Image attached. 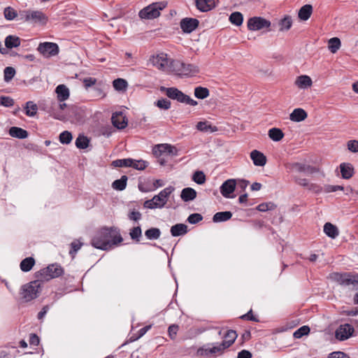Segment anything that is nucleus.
<instances>
[{
    "instance_id": "nucleus-55",
    "label": "nucleus",
    "mask_w": 358,
    "mask_h": 358,
    "mask_svg": "<svg viewBox=\"0 0 358 358\" xmlns=\"http://www.w3.org/2000/svg\"><path fill=\"white\" fill-rule=\"evenodd\" d=\"M276 206L272 202L262 203L257 206V209L261 212H266L275 209Z\"/></svg>"
},
{
    "instance_id": "nucleus-14",
    "label": "nucleus",
    "mask_w": 358,
    "mask_h": 358,
    "mask_svg": "<svg viewBox=\"0 0 358 358\" xmlns=\"http://www.w3.org/2000/svg\"><path fill=\"white\" fill-rule=\"evenodd\" d=\"M227 349L224 345H222V343L220 344H217L215 346H213L212 348H199L197 351V353L201 356H209L210 355H222L224 350Z\"/></svg>"
},
{
    "instance_id": "nucleus-18",
    "label": "nucleus",
    "mask_w": 358,
    "mask_h": 358,
    "mask_svg": "<svg viewBox=\"0 0 358 358\" xmlns=\"http://www.w3.org/2000/svg\"><path fill=\"white\" fill-rule=\"evenodd\" d=\"M113 124L117 129H124L127 125L125 116L122 112L114 113L111 117Z\"/></svg>"
},
{
    "instance_id": "nucleus-22",
    "label": "nucleus",
    "mask_w": 358,
    "mask_h": 358,
    "mask_svg": "<svg viewBox=\"0 0 358 358\" xmlns=\"http://www.w3.org/2000/svg\"><path fill=\"white\" fill-rule=\"evenodd\" d=\"M196 7L201 12H207L215 6V0H196Z\"/></svg>"
},
{
    "instance_id": "nucleus-35",
    "label": "nucleus",
    "mask_w": 358,
    "mask_h": 358,
    "mask_svg": "<svg viewBox=\"0 0 358 358\" xmlns=\"http://www.w3.org/2000/svg\"><path fill=\"white\" fill-rule=\"evenodd\" d=\"M232 217V213L230 211H224L216 213L213 217L214 222H225L230 220Z\"/></svg>"
},
{
    "instance_id": "nucleus-29",
    "label": "nucleus",
    "mask_w": 358,
    "mask_h": 358,
    "mask_svg": "<svg viewBox=\"0 0 358 358\" xmlns=\"http://www.w3.org/2000/svg\"><path fill=\"white\" fill-rule=\"evenodd\" d=\"M196 196V192L191 187L184 188L180 194L182 201L187 202L194 200Z\"/></svg>"
},
{
    "instance_id": "nucleus-10",
    "label": "nucleus",
    "mask_w": 358,
    "mask_h": 358,
    "mask_svg": "<svg viewBox=\"0 0 358 358\" xmlns=\"http://www.w3.org/2000/svg\"><path fill=\"white\" fill-rule=\"evenodd\" d=\"M169 59L168 55L164 52H161L156 55H153L150 58V62L153 66L157 69L166 72Z\"/></svg>"
},
{
    "instance_id": "nucleus-28",
    "label": "nucleus",
    "mask_w": 358,
    "mask_h": 358,
    "mask_svg": "<svg viewBox=\"0 0 358 358\" xmlns=\"http://www.w3.org/2000/svg\"><path fill=\"white\" fill-rule=\"evenodd\" d=\"M341 176L344 179L350 178L354 173L353 166L349 163H342L340 164Z\"/></svg>"
},
{
    "instance_id": "nucleus-63",
    "label": "nucleus",
    "mask_w": 358,
    "mask_h": 358,
    "mask_svg": "<svg viewBox=\"0 0 358 358\" xmlns=\"http://www.w3.org/2000/svg\"><path fill=\"white\" fill-rule=\"evenodd\" d=\"M348 148L352 152H358V141L350 140L347 143Z\"/></svg>"
},
{
    "instance_id": "nucleus-36",
    "label": "nucleus",
    "mask_w": 358,
    "mask_h": 358,
    "mask_svg": "<svg viewBox=\"0 0 358 358\" xmlns=\"http://www.w3.org/2000/svg\"><path fill=\"white\" fill-rule=\"evenodd\" d=\"M313 7L310 4L302 6L299 11V17L302 20H307L311 15Z\"/></svg>"
},
{
    "instance_id": "nucleus-60",
    "label": "nucleus",
    "mask_w": 358,
    "mask_h": 358,
    "mask_svg": "<svg viewBox=\"0 0 358 358\" xmlns=\"http://www.w3.org/2000/svg\"><path fill=\"white\" fill-rule=\"evenodd\" d=\"M71 250H70V255L73 257L75 254L80 250L82 246V243L79 241H74L71 244Z\"/></svg>"
},
{
    "instance_id": "nucleus-64",
    "label": "nucleus",
    "mask_w": 358,
    "mask_h": 358,
    "mask_svg": "<svg viewBox=\"0 0 358 358\" xmlns=\"http://www.w3.org/2000/svg\"><path fill=\"white\" fill-rule=\"evenodd\" d=\"M329 358H350V357L343 352L337 351L329 354Z\"/></svg>"
},
{
    "instance_id": "nucleus-58",
    "label": "nucleus",
    "mask_w": 358,
    "mask_h": 358,
    "mask_svg": "<svg viewBox=\"0 0 358 358\" xmlns=\"http://www.w3.org/2000/svg\"><path fill=\"white\" fill-rule=\"evenodd\" d=\"M156 106L161 109L168 110L171 107V101L166 99H162L156 102Z\"/></svg>"
},
{
    "instance_id": "nucleus-12",
    "label": "nucleus",
    "mask_w": 358,
    "mask_h": 358,
    "mask_svg": "<svg viewBox=\"0 0 358 358\" xmlns=\"http://www.w3.org/2000/svg\"><path fill=\"white\" fill-rule=\"evenodd\" d=\"M354 331L355 329L351 324H341L335 331V337L339 341H345L352 336Z\"/></svg>"
},
{
    "instance_id": "nucleus-24",
    "label": "nucleus",
    "mask_w": 358,
    "mask_h": 358,
    "mask_svg": "<svg viewBox=\"0 0 358 358\" xmlns=\"http://www.w3.org/2000/svg\"><path fill=\"white\" fill-rule=\"evenodd\" d=\"M292 170H295L298 172H305L309 174H312L317 172V169L313 166L309 165H305L300 163H294L292 164Z\"/></svg>"
},
{
    "instance_id": "nucleus-37",
    "label": "nucleus",
    "mask_w": 358,
    "mask_h": 358,
    "mask_svg": "<svg viewBox=\"0 0 358 358\" xmlns=\"http://www.w3.org/2000/svg\"><path fill=\"white\" fill-rule=\"evenodd\" d=\"M34 264H35V259L33 257H27V258L24 259L20 262V269L22 271L28 272L30 270H31V268H33Z\"/></svg>"
},
{
    "instance_id": "nucleus-47",
    "label": "nucleus",
    "mask_w": 358,
    "mask_h": 358,
    "mask_svg": "<svg viewBox=\"0 0 358 358\" xmlns=\"http://www.w3.org/2000/svg\"><path fill=\"white\" fill-rule=\"evenodd\" d=\"M89 139L83 136L79 135L76 140V145L79 149H85L89 145Z\"/></svg>"
},
{
    "instance_id": "nucleus-19",
    "label": "nucleus",
    "mask_w": 358,
    "mask_h": 358,
    "mask_svg": "<svg viewBox=\"0 0 358 358\" xmlns=\"http://www.w3.org/2000/svg\"><path fill=\"white\" fill-rule=\"evenodd\" d=\"M58 102H64L70 96L69 89L65 85H59L55 89Z\"/></svg>"
},
{
    "instance_id": "nucleus-7",
    "label": "nucleus",
    "mask_w": 358,
    "mask_h": 358,
    "mask_svg": "<svg viewBox=\"0 0 358 358\" xmlns=\"http://www.w3.org/2000/svg\"><path fill=\"white\" fill-rule=\"evenodd\" d=\"M332 278L341 285L358 288V273H334L332 275Z\"/></svg>"
},
{
    "instance_id": "nucleus-5",
    "label": "nucleus",
    "mask_w": 358,
    "mask_h": 358,
    "mask_svg": "<svg viewBox=\"0 0 358 358\" xmlns=\"http://www.w3.org/2000/svg\"><path fill=\"white\" fill-rule=\"evenodd\" d=\"M161 91L165 92L166 95L173 100L183 103H186L189 106H195L198 104V102L192 99L188 95L185 94L182 92L176 87H162Z\"/></svg>"
},
{
    "instance_id": "nucleus-9",
    "label": "nucleus",
    "mask_w": 358,
    "mask_h": 358,
    "mask_svg": "<svg viewBox=\"0 0 358 358\" xmlns=\"http://www.w3.org/2000/svg\"><path fill=\"white\" fill-rule=\"evenodd\" d=\"M37 50L45 57H50L59 53V46L55 43L44 42L38 45Z\"/></svg>"
},
{
    "instance_id": "nucleus-16",
    "label": "nucleus",
    "mask_w": 358,
    "mask_h": 358,
    "mask_svg": "<svg viewBox=\"0 0 358 358\" xmlns=\"http://www.w3.org/2000/svg\"><path fill=\"white\" fill-rule=\"evenodd\" d=\"M236 188V180L229 179L226 180L220 187V192L223 196L229 198L230 194L233 193Z\"/></svg>"
},
{
    "instance_id": "nucleus-3",
    "label": "nucleus",
    "mask_w": 358,
    "mask_h": 358,
    "mask_svg": "<svg viewBox=\"0 0 358 358\" xmlns=\"http://www.w3.org/2000/svg\"><path fill=\"white\" fill-rule=\"evenodd\" d=\"M110 231L108 227H103L96 231L93 236L91 243L97 248L103 250H107L111 248V243L110 241Z\"/></svg>"
},
{
    "instance_id": "nucleus-45",
    "label": "nucleus",
    "mask_w": 358,
    "mask_h": 358,
    "mask_svg": "<svg viewBox=\"0 0 358 358\" xmlns=\"http://www.w3.org/2000/svg\"><path fill=\"white\" fill-rule=\"evenodd\" d=\"M145 236L150 240L158 239L161 235V231L158 228H150L145 231Z\"/></svg>"
},
{
    "instance_id": "nucleus-59",
    "label": "nucleus",
    "mask_w": 358,
    "mask_h": 358,
    "mask_svg": "<svg viewBox=\"0 0 358 358\" xmlns=\"http://www.w3.org/2000/svg\"><path fill=\"white\" fill-rule=\"evenodd\" d=\"M0 104L5 107H10L14 105V100L9 96H2L0 97Z\"/></svg>"
},
{
    "instance_id": "nucleus-27",
    "label": "nucleus",
    "mask_w": 358,
    "mask_h": 358,
    "mask_svg": "<svg viewBox=\"0 0 358 358\" xmlns=\"http://www.w3.org/2000/svg\"><path fill=\"white\" fill-rule=\"evenodd\" d=\"M307 113L302 108H296L289 115V119L293 122H301L307 117Z\"/></svg>"
},
{
    "instance_id": "nucleus-41",
    "label": "nucleus",
    "mask_w": 358,
    "mask_h": 358,
    "mask_svg": "<svg viewBox=\"0 0 358 358\" xmlns=\"http://www.w3.org/2000/svg\"><path fill=\"white\" fill-rule=\"evenodd\" d=\"M24 109H25V114L27 116L33 117L36 114L38 107L36 103H34L33 101H29L26 103Z\"/></svg>"
},
{
    "instance_id": "nucleus-44",
    "label": "nucleus",
    "mask_w": 358,
    "mask_h": 358,
    "mask_svg": "<svg viewBox=\"0 0 358 358\" xmlns=\"http://www.w3.org/2000/svg\"><path fill=\"white\" fill-rule=\"evenodd\" d=\"M114 88L117 91H125L127 88V82L123 78L115 79L113 82Z\"/></svg>"
},
{
    "instance_id": "nucleus-56",
    "label": "nucleus",
    "mask_w": 358,
    "mask_h": 358,
    "mask_svg": "<svg viewBox=\"0 0 358 358\" xmlns=\"http://www.w3.org/2000/svg\"><path fill=\"white\" fill-rule=\"evenodd\" d=\"M129 235L133 240L139 241V238L142 235V231L140 227H135L130 230Z\"/></svg>"
},
{
    "instance_id": "nucleus-20",
    "label": "nucleus",
    "mask_w": 358,
    "mask_h": 358,
    "mask_svg": "<svg viewBox=\"0 0 358 358\" xmlns=\"http://www.w3.org/2000/svg\"><path fill=\"white\" fill-rule=\"evenodd\" d=\"M294 85L300 89H307L312 86L313 81L310 76L302 75L296 78Z\"/></svg>"
},
{
    "instance_id": "nucleus-13",
    "label": "nucleus",
    "mask_w": 358,
    "mask_h": 358,
    "mask_svg": "<svg viewBox=\"0 0 358 358\" xmlns=\"http://www.w3.org/2000/svg\"><path fill=\"white\" fill-rule=\"evenodd\" d=\"M152 151L153 154L157 157H159L163 155H176V149L175 148V147L166 143L155 145L153 148Z\"/></svg>"
},
{
    "instance_id": "nucleus-32",
    "label": "nucleus",
    "mask_w": 358,
    "mask_h": 358,
    "mask_svg": "<svg viewBox=\"0 0 358 358\" xmlns=\"http://www.w3.org/2000/svg\"><path fill=\"white\" fill-rule=\"evenodd\" d=\"M196 129L203 132H215L217 131V127L209 124L208 122H199L196 125Z\"/></svg>"
},
{
    "instance_id": "nucleus-43",
    "label": "nucleus",
    "mask_w": 358,
    "mask_h": 358,
    "mask_svg": "<svg viewBox=\"0 0 358 358\" xmlns=\"http://www.w3.org/2000/svg\"><path fill=\"white\" fill-rule=\"evenodd\" d=\"M229 21L233 24L240 26L243 21V16L240 12H234L229 16Z\"/></svg>"
},
{
    "instance_id": "nucleus-50",
    "label": "nucleus",
    "mask_w": 358,
    "mask_h": 358,
    "mask_svg": "<svg viewBox=\"0 0 358 358\" xmlns=\"http://www.w3.org/2000/svg\"><path fill=\"white\" fill-rule=\"evenodd\" d=\"M310 327L308 326H303L294 331L293 336L295 338H301L303 336H306L310 333Z\"/></svg>"
},
{
    "instance_id": "nucleus-21",
    "label": "nucleus",
    "mask_w": 358,
    "mask_h": 358,
    "mask_svg": "<svg viewBox=\"0 0 358 358\" xmlns=\"http://www.w3.org/2000/svg\"><path fill=\"white\" fill-rule=\"evenodd\" d=\"M250 157L255 166H263L266 163V156L262 152L257 150L251 152Z\"/></svg>"
},
{
    "instance_id": "nucleus-1",
    "label": "nucleus",
    "mask_w": 358,
    "mask_h": 358,
    "mask_svg": "<svg viewBox=\"0 0 358 358\" xmlns=\"http://www.w3.org/2000/svg\"><path fill=\"white\" fill-rule=\"evenodd\" d=\"M41 282L37 279L22 286L20 292V299L29 302L36 299L41 292Z\"/></svg>"
},
{
    "instance_id": "nucleus-62",
    "label": "nucleus",
    "mask_w": 358,
    "mask_h": 358,
    "mask_svg": "<svg viewBox=\"0 0 358 358\" xmlns=\"http://www.w3.org/2000/svg\"><path fill=\"white\" fill-rule=\"evenodd\" d=\"M344 187L341 185H327L324 187V191L327 193L336 192L338 190H343Z\"/></svg>"
},
{
    "instance_id": "nucleus-4",
    "label": "nucleus",
    "mask_w": 358,
    "mask_h": 358,
    "mask_svg": "<svg viewBox=\"0 0 358 358\" xmlns=\"http://www.w3.org/2000/svg\"><path fill=\"white\" fill-rule=\"evenodd\" d=\"M64 273L63 268L58 264H52L38 271L36 276L41 281H48L58 278Z\"/></svg>"
},
{
    "instance_id": "nucleus-52",
    "label": "nucleus",
    "mask_w": 358,
    "mask_h": 358,
    "mask_svg": "<svg viewBox=\"0 0 358 358\" xmlns=\"http://www.w3.org/2000/svg\"><path fill=\"white\" fill-rule=\"evenodd\" d=\"M66 104L64 102H59L58 103H53L52 104V114H53V116L55 117V118L56 119H58V120H60L61 117L59 115H57L56 113V112L59 110H64L66 108Z\"/></svg>"
},
{
    "instance_id": "nucleus-31",
    "label": "nucleus",
    "mask_w": 358,
    "mask_h": 358,
    "mask_svg": "<svg viewBox=\"0 0 358 358\" xmlns=\"http://www.w3.org/2000/svg\"><path fill=\"white\" fill-rule=\"evenodd\" d=\"M187 226L185 224H176L171 227V234L173 236H179L186 234Z\"/></svg>"
},
{
    "instance_id": "nucleus-11",
    "label": "nucleus",
    "mask_w": 358,
    "mask_h": 358,
    "mask_svg": "<svg viewBox=\"0 0 358 358\" xmlns=\"http://www.w3.org/2000/svg\"><path fill=\"white\" fill-rule=\"evenodd\" d=\"M247 26L251 31H257L269 27L271 22L261 17H253L248 20Z\"/></svg>"
},
{
    "instance_id": "nucleus-6",
    "label": "nucleus",
    "mask_w": 358,
    "mask_h": 358,
    "mask_svg": "<svg viewBox=\"0 0 358 358\" xmlns=\"http://www.w3.org/2000/svg\"><path fill=\"white\" fill-rule=\"evenodd\" d=\"M166 7L163 2H155L141 9L138 13L141 19L152 20L160 15V11Z\"/></svg>"
},
{
    "instance_id": "nucleus-54",
    "label": "nucleus",
    "mask_w": 358,
    "mask_h": 358,
    "mask_svg": "<svg viewBox=\"0 0 358 358\" xmlns=\"http://www.w3.org/2000/svg\"><path fill=\"white\" fill-rule=\"evenodd\" d=\"M73 138L72 134L68 131H64L59 134V141L62 144H69Z\"/></svg>"
},
{
    "instance_id": "nucleus-51",
    "label": "nucleus",
    "mask_w": 358,
    "mask_h": 358,
    "mask_svg": "<svg viewBox=\"0 0 358 358\" xmlns=\"http://www.w3.org/2000/svg\"><path fill=\"white\" fill-rule=\"evenodd\" d=\"M4 80L6 83L10 82L15 75V70L13 67L7 66L3 70Z\"/></svg>"
},
{
    "instance_id": "nucleus-53",
    "label": "nucleus",
    "mask_w": 358,
    "mask_h": 358,
    "mask_svg": "<svg viewBox=\"0 0 358 358\" xmlns=\"http://www.w3.org/2000/svg\"><path fill=\"white\" fill-rule=\"evenodd\" d=\"M148 165V163L144 160H134L132 159V163L130 167H132L137 170H144Z\"/></svg>"
},
{
    "instance_id": "nucleus-2",
    "label": "nucleus",
    "mask_w": 358,
    "mask_h": 358,
    "mask_svg": "<svg viewBox=\"0 0 358 358\" xmlns=\"http://www.w3.org/2000/svg\"><path fill=\"white\" fill-rule=\"evenodd\" d=\"M175 190L172 186L166 187L162 190L157 195L153 196L152 199L147 200L144 202V207L150 209L161 208L164 207L170 194Z\"/></svg>"
},
{
    "instance_id": "nucleus-39",
    "label": "nucleus",
    "mask_w": 358,
    "mask_h": 358,
    "mask_svg": "<svg viewBox=\"0 0 358 358\" xmlns=\"http://www.w3.org/2000/svg\"><path fill=\"white\" fill-rule=\"evenodd\" d=\"M341 40L337 37L329 40L328 48L331 53H336L341 48Z\"/></svg>"
},
{
    "instance_id": "nucleus-46",
    "label": "nucleus",
    "mask_w": 358,
    "mask_h": 358,
    "mask_svg": "<svg viewBox=\"0 0 358 358\" xmlns=\"http://www.w3.org/2000/svg\"><path fill=\"white\" fill-rule=\"evenodd\" d=\"M292 21L289 16H285L279 22L280 31H287L292 27Z\"/></svg>"
},
{
    "instance_id": "nucleus-23",
    "label": "nucleus",
    "mask_w": 358,
    "mask_h": 358,
    "mask_svg": "<svg viewBox=\"0 0 358 358\" xmlns=\"http://www.w3.org/2000/svg\"><path fill=\"white\" fill-rule=\"evenodd\" d=\"M110 241L111 243V248L122 242L123 238L121 236V234L119 231V230L117 228L115 227H110Z\"/></svg>"
},
{
    "instance_id": "nucleus-17",
    "label": "nucleus",
    "mask_w": 358,
    "mask_h": 358,
    "mask_svg": "<svg viewBox=\"0 0 358 358\" xmlns=\"http://www.w3.org/2000/svg\"><path fill=\"white\" fill-rule=\"evenodd\" d=\"M183 66V62L178 59H169L166 73H174L181 76V70Z\"/></svg>"
},
{
    "instance_id": "nucleus-26",
    "label": "nucleus",
    "mask_w": 358,
    "mask_h": 358,
    "mask_svg": "<svg viewBox=\"0 0 358 358\" xmlns=\"http://www.w3.org/2000/svg\"><path fill=\"white\" fill-rule=\"evenodd\" d=\"M181 76H194L199 72V69L197 66L192 64H185L181 70Z\"/></svg>"
},
{
    "instance_id": "nucleus-38",
    "label": "nucleus",
    "mask_w": 358,
    "mask_h": 358,
    "mask_svg": "<svg viewBox=\"0 0 358 358\" xmlns=\"http://www.w3.org/2000/svg\"><path fill=\"white\" fill-rule=\"evenodd\" d=\"M268 136L274 141H280L284 137V133L278 128H272L268 130Z\"/></svg>"
},
{
    "instance_id": "nucleus-15",
    "label": "nucleus",
    "mask_w": 358,
    "mask_h": 358,
    "mask_svg": "<svg viewBox=\"0 0 358 358\" xmlns=\"http://www.w3.org/2000/svg\"><path fill=\"white\" fill-rule=\"evenodd\" d=\"M199 20L195 18H184L180 22V27L184 32L190 33L199 26Z\"/></svg>"
},
{
    "instance_id": "nucleus-30",
    "label": "nucleus",
    "mask_w": 358,
    "mask_h": 358,
    "mask_svg": "<svg viewBox=\"0 0 358 358\" xmlns=\"http://www.w3.org/2000/svg\"><path fill=\"white\" fill-rule=\"evenodd\" d=\"M8 133L10 136L20 139H24L28 136V132L26 130L17 127H10Z\"/></svg>"
},
{
    "instance_id": "nucleus-61",
    "label": "nucleus",
    "mask_w": 358,
    "mask_h": 358,
    "mask_svg": "<svg viewBox=\"0 0 358 358\" xmlns=\"http://www.w3.org/2000/svg\"><path fill=\"white\" fill-rule=\"evenodd\" d=\"M203 219V217L201 214L199 213H193L191 214L188 218L187 221L190 224H196L199 222L201 221Z\"/></svg>"
},
{
    "instance_id": "nucleus-42",
    "label": "nucleus",
    "mask_w": 358,
    "mask_h": 358,
    "mask_svg": "<svg viewBox=\"0 0 358 358\" xmlns=\"http://www.w3.org/2000/svg\"><path fill=\"white\" fill-rule=\"evenodd\" d=\"M127 177L126 176H122L120 179L115 180L112 187L117 190L122 191L125 189L127 186Z\"/></svg>"
},
{
    "instance_id": "nucleus-8",
    "label": "nucleus",
    "mask_w": 358,
    "mask_h": 358,
    "mask_svg": "<svg viewBox=\"0 0 358 358\" xmlns=\"http://www.w3.org/2000/svg\"><path fill=\"white\" fill-rule=\"evenodd\" d=\"M20 15L25 21L44 24L48 21V17L41 10H23Z\"/></svg>"
},
{
    "instance_id": "nucleus-40",
    "label": "nucleus",
    "mask_w": 358,
    "mask_h": 358,
    "mask_svg": "<svg viewBox=\"0 0 358 358\" xmlns=\"http://www.w3.org/2000/svg\"><path fill=\"white\" fill-rule=\"evenodd\" d=\"M194 94L197 99H204L209 96L210 92L208 88L199 86L194 88Z\"/></svg>"
},
{
    "instance_id": "nucleus-25",
    "label": "nucleus",
    "mask_w": 358,
    "mask_h": 358,
    "mask_svg": "<svg viewBox=\"0 0 358 358\" xmlns=\"http://www.w3.org/2000/svg\"><path fill=\"white\" fill-rule=\"evenodd\" d=\"M238 335L236 331L228 330L224 336V340L222 342V345H224L227 348L230 347L236 339Z\"/></svg>"
},
{
    "instance_id": "nucleus-49",
    "label": "nucleus",
    "mask_w": 358,
    "mask_h": 358,
    "mask_svg": "<svg viewBox=\"0 0 358 358\" xmlns=\"http://www.w3.org/2000/svg\"><path fill=\"white\" fill-rule=\"evenodd\" d=\"M192 180L199 185H203L206 182V176L203 171H196L192 176Z\"/></svg>"
},
{
    "instance_id": "nucleus-48",
    "label": "nucleus",
    "mask_w": 358,
    "mask_h": 358,
    "mask_svg": "<svg viewBox=\"0 0 358 358\" xmlns=\"http://www.w3.org/2000/svg\"><path fill=\"white\" fill-rule=\"evenodd\" d=\"M132 163V159H116L112 162L114 167H130Z\"/></svg>"
},
{
    "instance_id": "nucleus-33",
    "label": "nucleus",
    "mask_w": 358,
    "mask_h": 358,
    "mask_svg": "<svg viewBox=\"0 0 358 358\" xmlns=\"http://www.w3.org/2000/svg\"><path fill=\"white\" fill-rule=\"evenodd\" d=\"M324 232L331 238H335L338 235V228L330 222H327L324 224Z\"/></svg>"
},
{
    "instance_id": "nucleus-34",
    "label": "nucleus",
    "mask_w": 358,
    "mask_h": 358,
    "mask_svg": "<svg viewBox=\"0 0 358 358\" xmlns=\"http://www.w3.org/2000/svg\"><path fill=\"white\" fill-rule=\"evenodd\" d=\"M5 45L11 49L20 45V38L16 36L9 35L5 39Z\"/></svg>"
},
{
    "instance_id": "nucleus-57",
    "label": "nucleus",
    "mask_w": 358,
    "mask_h": 358,
    "mask_svg": "<svg viewBox=\"0 0 358 358\" xmlns=\"http://www.w3.org/2000/svg\"><path fill=\"white\" fill-rule=\"evenodd\" d=\"M4 17L8 20H12L17 17V12L11 7H7L4 9Z\"/></svg>"
}]
</instances>
